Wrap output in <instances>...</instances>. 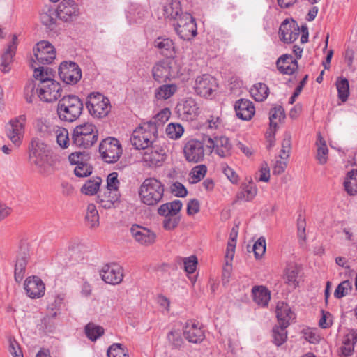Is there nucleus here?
<instances>
[{
  "mask_svg": "<svg viewBox=\"0 0 357 357\" xmlns=\"http://www.w3.org/2000/svg\"><path fill=\"white\" fill-rule=\"evenodd\" d=\"M24 289L28 297L35 299L44 296L45 286L39 277L33 275L26 278L24 280Z\"/></svg>",
  "mask_w": 357,
  "mask_h": 357,
  "instance_id": "4be33fe9",
  "label": "nucleus"
},
{
  "mask_svg": "<svg viewBox=\"0 0 357 357\" xmlns=\"http://www.w3.org/2000/svg\"><path fill=\"white\" fill-rule=\"evenodd\" d=\"M336 87L338 92V98L345 102L349 95V81L346 78H340L336 81Z\"/></svg>",
  "mask_w": 357,
  "mask_h": 357,
  "instance_id": "09e8293b",
  "label": "nucleus"
},
{
  "mask_svg": "<svg viewBox=\"0 0 357 357\" xmlns=\"http://www.w3.org/2000/svg\"><path fill=\"white\" fill-rule=\"evenodd\" d=\"M166 158V151L162 148H155L146 151L143 155V161L149 167L160 166Z\"/></svg>",
  "mask_w": 357,
  "mask_h": 357,
  "instance_id": "bb28decb",
  "label": "nucleus"
},
{
  "mask_svg": "<svg viewBox=\"0 0 357 357\" xmlns=\"http://www.w3.org/2000/svg\"><path fill=\"white\" fill-rule=\"evenodd\" d=\"M174 26L176 33L183 40H188L197 35L196 23L188 13H181Z\"/></svg>",
  "mask_w": 357,
  "mask_h": 357,
  "instance_id": "9d476101",
  "label": "nucleus"
},
{
  "mask_svg": "<svg viewBox=\"0 0 357 357\" xmlns=\"http://www.w3.org/2000/svg\"><path fill=\"white\" fill-rule=\"evenodd\" d=\"M165 17L178 21V18L183 13L181 11V3L178 0H172L165 4L163 8Z\"/></svg>",
  "mask_w": 357,
  "mask_h": 357,
  "instance_id": "c9c22d12",
  "label": "nucleus"
},
{
  "mask_svg": "<svg viewBox=\"0 0 357 357\" xmlns=\"http://www.w3.org/2000/svg\"><path fill=\"white\" fill-rule=\"evenodd\" d=\"M278 70L286 75H292L298 69V62L291 54H283L276 62Z\"/></svg>",
  "mask_w": 357,
  "mask_h": 357,
  "instance_id": "393cba45",
  "label": "nucleus"
},
{
  "mask_svg": "<svg viewBox=\"0 0 357 357\" xmlns=\"http://www.w3.org/2000/svg\"><path fill=\"white\" fill-rule=\"evenodd\" d=\"M102 280L109 284H120L123 278V268L116 264L104 265L100 271Z\"/></svg>",
  "mask_w": 357,
  "mask_h": 357,
  "instance_id": "6ab92c4d",
  "label": "nucleus"
},
{
  "mask_svg": "<svg viewBox=\"0 0 357 357\" xmlns=\"http://www.w3.org/2000/svg\"><path fill=\"white\" fill-rule=\"evenodd\" d=\"M26 116L21 115L12 119L7 127V136L16 146H19L24 137Z\"/></svg>",
  "mask_w": 357,
  "mask_h": 357,
  "instance_id": "2eb2a0df",
  "label": "nucleus"
},
{
  "mask_svg": "<svg viewBox=\"0 0 357 357\" xmlns=\"http://www.w3.org/2000/svg\"><path fill=\"white\" fill-rule=\"evenodd\" d=\"M204 137L200 142L196 139L188 141L183 147L184 156L188 162L197 163L201 162L204 157Z\"/></svg>",
  "mask_w": 357,
  "mask_h": 357,
  "instance_id": "f3484780",
  "label": "nucleus"
},
{
  "mask_svg": "<svg viewBox=\"0 0 357 357\" xmlns=\"http://www.w3.org/2000/svg\"><path fill=\"white\" fill-rule=\"evenodd\" d=\"M74 172L77 177H86L92 173V167L88 164L81 162L76 165Z\"/></svg>",
  "mask_w": 357,
  "mask_h": 357,
  "instance_id": "680f3d73",
  "label": "nucleus"
},
{
  "mask_svg": "<svg viewBox=\"0 0 357 357\" xmlns=\"http://www.w3.org/2000/svg\"><path fill=\"white\" fill-rule=\"evenodd\" d=\"M357 342V333L351 331L345 335L343 340V345L340 347L341 355L344 357L351 356L354 350V345Z\"/></svg>",
  "mask_w": 357,
  "mask_h": 357,
  "instance_id": "f704fd0d",
  "label": "nucleus"
},
{
  "mask_svg": "<svg viewBox=\"0 0 357 357\" xmlns=\"http://www.w3.org/2000/svg\"><path fill=\"white\" fill-rule=\"evenodd\" d=\"M217 88L216 79L210 75L204 74L195 79L194 89L200 96L208 98L216 91Z\"/></svg>",
  "mask_w": 357,
  "mask_h": 357,
  "instance_id": "dca6fc26",
  "label": "nucleus"
},
{
  "mask_svg": "<svg viewBox=\"0 0 357 357\" xmlns=\"http://www.w3.org/2000/svg\"><path fill=\"white\" fill-rule=\"evenodd\" d=\"M85 219L89 228L95 229L99 226V214L95 204L88 205Z\"/></svg>",
  "mask_w": 357,
  "mask_h": 357,
  "instance_id": "58836bf2",
  "label": "nucleus"
},
{
  "mask_svg": "<svg viewBox=\"0 0 357 357\" xmlns=\"http://www.w3.org/2000/svg\"><path fill=\"white\" fill-rule=\"evenodd\" d=\"M119 181L118 179V173L112 172L107 178V189L106 190L116 192V194H120L119 192Z\"/></svg>",
  "mask_w": 357,
  "mask_h": 357,
  "instance_id": "6e6d98bb",
  "label": "nucleus"
},
{
  "mask_svg": "<svg viewBox=\"0 0 357 357\" xmlns=\"http://www.w3.org/2000/svg\"><path fill=\"white\" fill-rule=\"evenodd\" d=\"M38 84L33 81L28 82L24 88V97L27 102L31 103L33 102L36 94H37Z\"/></svg>",
  "mask_w": 357,
  "mask_h": 357,
  "instance_id": "13d9d810",
  "label": "nucleus"
},
{
  "mask_svg": "<svg viewBox=\"0 0 357 357\" xmlns=\"http://www.w3.org/2000/svg\"><path fill=\"white\" fill-rule=\"evenodd\" d=\"M179 66L172 58L163 59L155 63L152 69L153 79L158 82H165L179 75Z\"/></svg>",
  "mask_w": 357,
  "mask_h": 357,
  "instance_id": "39448f33",
  "label": "nucleus"
},
{
  "mask_svg": "<svg viewBox=\"0 0 357 357\" xmlns=\"http://www.w3.org/2000/svg\"><path fill=\"white\" fill-rule=\"evenodd\" d=\"M83 108V102L78 96L68 95L59 100L56 112L61 121L71 123L80 117Z\"/></svg>",
  "mask_w": 357,
  "mask_h": 357,
  "instance_id": "f257e3e1",
  "label": "nucleus"
},
{
  "mask_svg": "<svg viewBox=\"0 0 357 357\" xmlns=\"http://www.w3.org/2000/svg\"><path fill=\"white\" fill-rule=\"evenodd\" d=\"M29 66L31 68L33 69V77L36 79L38 80V83H41L43 80H52L53 79L50 78L47 68L45 69L43 67L40 66H36V61L33 58H31L29 60Z\"/></svg>",
  "mask_w": 357,
  "mask_h": 357,
  "instance_id": "a18cd8bd",
  "label": "nucleus"
},
{
  "mask_svg": "<svg viewBox=\"0 0 357 357\" xmlns=\"http://www.w3.org/2000/svg\"><path fill=\"white\" fill-rule=\"evenodd\" d=\"M182 206L181 201L176 199L160 205L158 208V213L161 216H180Z\"/></svg>",
  "mask_w": 357,
  "mask_h": 357,
  "instance_id": "2f4dec72",
  "label": "nucleus"
},
{
  "mask_svg": "<svg viewBox=\"0 0 357 357\" xmlns=\"http://www.w3.org/2000/svg\"><path fill=\"white\" fill-rule=\"evenodd\" d=\"M291 148V137L290 136H287L282 142V149L280 151L281 153L280 154V158L282 160H287L289 156Z\"/></svg>",
  "mask_w": 357,
  "mask_h": 357,
  "instance_id": "774afa93",
  "label": "nucleus"
},
{
  "mask_svg": "<svg viewBox=\"0 0 357 357\" xmlns=\"http://www.w3.org/2000/svg\"><path fill=\"white\" fill-rule=\"evenodd\" d=\"M177 89L175 84H163L155 90L154 96L158 100H165L171 98Z\"/></svg>",
  "mask_w": 357,
  "mask_h": 357,
  "instance_id": "e433bc0d",
  "label": "nucleus"
},
{
  "mask_svg": "<svg viewBox=\"0 0 357 357\" xmlns=\"http://www.w3.org/2000/svg\"><path fill=\"white\" fill-rule=\"evenodd\" d=\"M158 128L154 123H143L136 128L130 137L131 144L136 149H148L157 138Z\"/></svg>",
  "mask_w": 357,
  "mask_h": 357,
  "instance_id": "7ed1b4c3",
  "label": "nucleus"
},
{
  "mask_svg": "<svg viewBox=\"0 0 357 357\" xmlns=\"http://www.w3.org/2000/svg\"><path fill=\"white\" fill-rule=\"evenodd\" d=\"M257 194V188L255 184L246 185L242 190L238 193L237 199L240 201L250 202L252 200Z\"/></svg>",
  "mask_w": 357,
  "mask_h": 357,
  "instance_id": "49530a36",
  "label": "nucleus"
},
{
  "mask_svg": "<svg viewBox=\"0 0 357 357\" xmlns=\"http://www.w3.org/2000/svg\"><path fill=\"white\" fill-rule=\"evenodd\" d=\"M120 194H116L111 191L105 190L98 196V203L101 207L109 209L116 206L119 202Z\"/></svg>",
  "mask_w": 357,
  "mask_h": 357,
  "instance_id": "72a5a7b5",
  "label": "nucleus"
},
{
  "mask_svg": "<svg viewBox=\"0 0 357 357\" xmlns=\"http://www.w3.org/2000/svg\"><path fill=\"white\" fill-rule=\"evenodd\" d=\"M29 257L30 251L28 245L26 244L21 245L17 255L14 271L15 280L17 283H20L24 277Z\"/></svg>",
  "mask_w": 357,
  "mask_h": 357,
  "instance_id": "412c9836",
  "label": "nucleus"
},
{
  "mask_svg": "<svg viewBox=\"0 0 357 357\" xmlns=\"http://www.w3.org/2000/svg\"><path fill=\"white\" fill-rule=\"evenodd\" d=\"M36 63L39 65L50 64L56 58V51L54 46L48 41L41 40L33 47V56Z\"/></svg>",
  "mask_w": 357,
  "mask_h": 357,
  "instance_id": "ddd939ff",
  "label": "nucleus"
},
{
  "mask_svg": "<svg viewBox=\"0 0 357 357\" xmlns=\"http://www.w3.org/2000/svg\"><path fill=\"white\" fill-rule=\"evenodd\" d=\"M278 325L275 326L272 329L273 342L280 347L283 344L287 339V328L291 322L295 319V314H277Z\"/></svg>",
  "mask_w": 357,
  "mask_h": 357,
  "instance_id": "9b49d317",
  "label": "nucleus"
},
{
  "mask_svg": "<svg viewBox=\"0 0 357 357\" xmlns=\"http://www.w3.org/2000/svg\"><path fill=\"white\" fill-rule=\"evenodd\" d=\"M303 333L305 339L310 343L315 344L320 340V336L315 328L304 329Z\"/></svg>",
  "mask_w": 357,
  "mask_h": 357,
  "instance_id": "338daca9",
  "label": "nucleus"
},
{
  "mask_svg": "<svg viewBox=\"0 0 357 357\" xmlns=\"http://www.w3.org/2000/svg\"><path fill=\"white\" fill-rule=\"evenodd\" d=\"M167 340L174 349L180 348L183 344L181 334L178 331H171L167 335Z\"/></svg>",
  "mask_w": 357,
  "mask_h": 357,
  "instance_id": "bf43d9fd",
  "label": "nucleus"
},
{
  "mask_svg": "<svg viewBox=\"0 0 357 357\" xmlns=\"http://www.w3.org/2000/svg\"><path fill=\"white\" fill-rule=\"evenodd\" d=\"M104 333V328L93 323H89L85 326V334L91 341H96Z\"/></svg>",
  "mask_w": 357,
  "mask_h": 357,
  "instance_id": "de8ad7c7",
  "label": "nucleus"
},
{
  "mask_svg": "<svg viewBox=\"0 0 357 357\" xmlns=\"http://www.w3.org/2000/svg\"><path fill=\"white\" fill-rule=\"evenodd\" d=\"M37 96L43 102H54L61 96V86L54 79L43 80V82L38 83Z\"/></svg>",
  "mask_w": 357,
  "mask_h": 357,
  "instance_id": "1a4fd4ad",
  "label": "nucleus"
},
{
  "mask_svg": "<svg viewBox=\"0 0 357 357\" xmlns=\"http://www.w3.org/2000/svg\"><path fill=\"white\" fill-rule=\"evenodd\" d=\"M56 142L62 149H66L70 145L68 131L64 128H58L56 131Z\"/></svg>",
  "mask_w": 357,
  "mask_h": 357,
  "instance_id": "8fccbe9b",
  "label": "nucleus"
},
{
  "mask_svg": "<svg viewBox=\"0 0 357 357\" xmlns=\"http://www.w3.org/2000/svg\"><path fill=\"white\" fill-rule=\"evenodd\" d=\"M47 146L39 139H33L29 146V159L31 163L39 167H43L49 156Z\"/></svg>",
  "mask_w": 357,
  "mask_h": 357,
  "instance_id": "4468645a",
  "label": "nucleus"
},
{
  "mask_svg": "<svg viewBox=\"0 0 357 357\" xmlns=\"http://www.w3.org/2000/svg\"><path fill=\"white\" fill-rule=\"evenodd\" d=\"M164 185L155 178H146L139 190V195L142 203L154 206L159 203L164 195Z\"/></svg>",
  "mask_w": 357,
  "mask_h": 357,
  "instance_id": "f03ea898",
  "label": "nucleus"
},
{
  "mask_svg": "<svg viewBox=\"0 0 357 357\" xmlns=\"http://www.w3.org/2000/svg\"><path fill=\"white\" fill-rule=\"evenodd\" d=\"M184 269L188 273H193L197 268V259L195 255L185 257L183 259Z\"/></svg>",
  "mask_w": 357,
  "mask_h": 357,
  "instance_id": "0e129e2a",
  "label": "nucleus"
},
{
  "mask_svg": "<svg viewBox=\"0 0 357 357\" xmlns=\"http://www.w3.org/2000/svg\"><path fill=\"white\" fill-rule=\"evenodd\" d=\"M108 357H129L123 345L119 343H114L107 350Z\"/></svg>",
  "mask_w": 357,
  "mask_h": 357,
  "instance_id": "864d4df0",
  "label": "nucleus"
},
{
  "mask_svg": "<svg viewBox=\"0 0 357 357\" xmlns=\"http://www.w3.org/2000/svg\"><path fill=\"white\" fill-rule=\"evenodd\" d=\"M266 239L260 237L253 245V252L257 259L261 257L266 252Z\"/></svg>",
  "mask_w": 357,
  "mask_h": 357,
  "instance_id": "e2e57ef3",
  "label": "nucleus"
},
{
  "mask_svg": "<svg viewBox=\"0 0 357 357\" xmlns=\"http://www.w3.org/2000/svg\"><path fill=\"white\" fill-rule=\"evenodd\" d=\"M351 282L349 280H344L339 284L336 287L334 292V296L337 298H341L348 295L351 291Z\"/></svg>",
  "mask_w": 357,
  "mask_h": 357,
  "instance_id": "5fc2aeb1",
  "label": "nucleus"
},
{
  "mask_svg": "<svg viewBox=\"0 0 357 357\" xmlns=\"http://www.w3.org/2000/svg\"><path fill=\"white\" fill-rule=\"evenodd\" d=\"M301 33V43H307L308 40V30L307 26H303L301 30H300L299 26L295 21L292 20L289 22L288 20H284L279 29L280 38L286 43H291L295 41Z\"/></svg>",
  "mask_w": 357,
  "mask_h": 357,
  "instance_id": "423d86ee",
  "label": "nucleus"
},
{
  "mask_svg": "<svg viewBox=\"0 0 357 357\" xmlns=\"http://www.w3.org/2000/svg\"><path fill=\"white\" fill-rule=\"evenodd\" d=\"M204 143L210 153H215L221 158H227L231 154L232 145L229 138L225 136L211 138L208 136L204 137Z\"/></svg>",
  "mask_w": 357,
  "mask_h": 357,
  "instance_id": "f8f14e48",
  "label": "nucleus"
},
{
  "mask_svg": "<svg viewBox=\"0 0 357 357\" xmlns=\"http://www.w3.org/2000/svg\"><path fill=\"white\" fill-rule=\"evenodd\" d=\"M99 152L104 162L114 163L120 159L123 153V148L117 139L107 137L100 142Z\"/></svg>",
  "mask_w": 357,
  "mask_h": 357,
  "instance_id": "6e6552de",
  "label": "nucleus"
},
{
  "mask_svg": "<svg viewBox=\"0 0 357 357\" xmlns=\"http://www.w3.org/2000/svg\"><path fill=\"white\" fill-rule=\"evenodd\" d=\"M154 46L160 50L163 54L172 56L174 52V45L173 41L168 38L159 37L154 41Z\"/></svg>",
  "mask_w": 357,
  "mask_h": 357,
  "instance_id": "4c0bfd02",
  "label": "nucleus"
},
{
  "mask_svg": "<svg viewBox=\"0 0 357 357\" xmlns=\"http://www.w3.org/2000/svg\"><path fill=\"white\" fill-rule=\"evenodd\" d=\"M284 111L280 106L275 107L270 111V127L266 132L267 138L271 143L275 135V132L277 130L278 123L284 119ZM272 144H271L270 146Z\"/></svg>",
  "mask_w": 357,
  "mask_h": 357,
  "instance_id": "cd10ccee",
  "label": "nucleus"
},
{
  "mask_svg": "<svg viewBox=\"0 0 357 357\" xmlns=\"http://www.w3.org/2000/svg\"><path fill=\"white\" fill-rule=\"evenodd\" d=\"M234 108L237 116L245 121L251 119L255 112L253 103L248 100L241 99L238 100Z\"/></svg>",
  "mask_w": 357,
  "mask_h": 357,
  "instance_id": "a878e982",
  "label": "nucleus"
},
{
  "mask_svg": "<svg viewBox=\"0 0 357 357\" xmlns=\"http://www.w3.org/2000/svg\"><path fill=\"white\" fill-rule=\"evenodd\" d=\"M86 105L89 114L98 119L107 116L111 109L109 99L100 93L89 94Z\"/></svg>",
  "mask_w": 357,
  "mask_h": 357,
  "instance_id": "0eeeda50",
  "label": "nucleus"
},
{
  "mask_svg": "<svg viewBox=\"0 0 357 357\" xmlns=\"http://www.w3.org/2000/svg\"><path fill=\"white\" fill-rule=\"evenodd\" d=\"M79 13V6L73 0H63L56 9L58 17L66 22L76 20Z\"/></svg>",
  "mask_w": 357,
  "mask_h": 357,
  "instance_id": "aec40b11",
  "label": "nucleus"
},
{
  "mask_svg": "<svg viewBox=\"0 0 357 357\" xmlns=\"http://www.w3.org/2000/svg\"><path fill=\"white\" fill-rule=\"evenodd\" d=\"M344 185L349 195L357 194V169H353L347 173Z\"/></svg>",
  "mask_w": 357,
  "mask_h": 357,
  "instance_id": "a19ab883",
  "label": "nucleus"
},
{
  "mask_svg": "<svg viewBox=\"0 0 357 357\" xmlns=\"http://www.w3.org/2000/svg\"><path fill=\"white\" fill-rule=\"evenodd\" d=\"M206 167L204 165L193 167L190 173V182L197 183L200 181L206 174Z\"/></svg>",
  "mask_w": 357,
  "mask_h": 357,
  "instance_id": "3c124183",
  "label": "nucleus"
},
{
  "mask_svg": "<svg viewBox=\"0 0 357 357\" xmlns=\"http://www.w3.org/2000/svg\"><path fill=\"white\" fill-rule=\"evenodd\" d=\"M102 179L100 177H93L87 180L81 188V192L86 195H93L98 191Z\"/></svg>",
  "mask_w": 357,
  "mask_h": 357,
  "instance_id": "79ce46f5",
  "label": "nucleus"
},
{
  "mask_svg": "<svg viewBox=\"0 0 357 357\" xmlns=\"http://www.w3.org/2000/svg\"><path fill=\"white\" fill-rule=\"evenodd\" d=\"M183 126L177 123H169L166 128V133L168 137L173 139H179L183 134Z\"/></svg>",
  "mask_w": 357,
  "mask_h": 357,
  "instance_id": "603ef678",
  "label": "nucleus"
},
{
  "mask_svg": "<svg viewBox=\"0 0 357 357\" xmlns=\"http://www.w3.org/2000/svg\"><path fill=\"white\" fill-rule=\"evenodd\" d=\"M183 334L186 340L192 343H199L204 339V332L202 325L197 321L189 320L186 322Z\"/></svg>",
  "mask_w": 357,
  "mask_h": 357,
  "instance_id": "5701e85b",
  "label": "nucleus"
},
{
  "mask_svg": "<svg viewBox=\"0 0 357 357\" xmlns=\"http://www.w3.org/2000/svg\"><path fill=\"white\" fill-rule=\"evenodd\" d=\"M317 146L316 158L320 165H324L328 160V149L326 146V142L320 134L317 135Z\"/></svg>",
  "mask_w": 357,
  "mask_h": 357,
  "instance_id": "ea45409f",
  "label": "nucleus"
},
{
  "mask_svg": "<svg viewBox=\"0 0 357 357\" xmlns=\"http://www.w3.org/2000/svg\"><path fill=\"white\" fill-rule=\"evenodd\" d=\"M254 302L261 307H266L271 300V291L265 286H254L252 288Z\"/></svg>",
  "mask_w": 357,
  "mask_h": 357,
  "instance_id": "7c9ffc66",
  "label": "nucleus"
},
{
  "mask_svg": "<svg viewBox=\"0 0 357 357\" xmlns=\"http://www.w3.org/2000/svg\"><path fill=\"white\" fill-rule=\"evenodd\" d=\"M56 10L50 6H45L40 15L42 24L47 27H52L56 23Z\"/></svg>",
  "mask_w": 357,
  "mask_h": 357,
  "instance_id": "37998d69",
  "label": "nucleus"
},
{
  "mask_svg": "<svg viewBox=\"0 0 357 357\" xmlns=\"http://www.w3.org/2000/svg\"><path fill=\"white\" fill-rule=\"evenodd\" d=\"M268 87L264 83L255 84L250 89L252 97L258 102L264 100L268 95Z\"/></svg>",
  "mask_w": 357,
  "mask_h": 357,
  "instance_id": "c03bdc74",
  "label": "nucleus"
},
{
  "mask_svg": "<svg viewBox=\"0 0 357 357\" xmlns=\"http://www.w3.org/2000/svg\"><path fill=\"white\" fill-rule=\"evenodd\" d=\"M178 111L187 121H192L199 114V107L193 98H189L178 105Z\"/></svg>",
  "mask_w": 357,
  "mask_h": 357,
  "instance_id": "c756f323",
  "label": "nucleus"
},
{
  "mask_svg": "<svg viewBox=\"0 0 357 357\" xmlns=\"http://www.w3.org/2000/svg\"><path fill=\"white\" fill-rule=\"evenodd\" d=\"M171 114L169 109L165 108L158 112L153 119L148 123H154L158 129V127L162 126L166 121H168Z\"/></svg>",
  "mask_w": 357,
  "mask_h": 357,
  "instance_id": "4d7b16f0",
  "label": "nucleus"
},
{
  "mask_svg": "<svg viewBox=\"0 0 357 357\" xmlns=\"http://www.w3.org/2000/svg\"><path fill=\"white\" fill-rule=\"evenodd\" d=\"M130 232L135 240L141 245L148 246L155 241L156 236L154 232L137 225H132Z\"/></svg>",
  "mask_w": 357,
  "mask_h": 357,
  "instance_id": "b1692460",
  "label": "nucleus"
},
{
  "mask_svg": "<svg viewBox=\"0 0 357 357\" xmlns=\"http://www.w3.org/2000/svg\"><path fill=\"white\" fill-rule=\"evenodd\" d=\"M8 351L13 357H23L22 351L20 347V344L15 338L9 337L8 338Z\"/></svg>",
  "mask_w": 357,
  "mask_h": 357,
  "instance_id": "69168bd1",
  "label": "nucleus"
},
{
  "mask_svg": "<svg viewBox=\"0 0 357 357\" xmlns=\"http://www.w3.org/2000/svg\"><path fill=\"white\" fill-rule=\"evenodd\" d=\"M164 219L162 220V227L164 229L167 231H172L175 229L180 221V216H163Z\"/></svg>",
  "mask_w": 357,
  "mask_h": 357,
  "instance_id": "052dcab7",
  "label": "nucleus"
},
{
  "mask_svg": "<svg viewBox=\"0 0 357 357\" xmlns=\"http://www.w3.org/2000/svg\"><path fill=\"white\" fill-rule=\"evenodd\" d=\"M17 47V37L13 35L12 41L8 45L7 49L1 56V70L2 72L6 73L10 70L9 66L13 61Z\"/></svg>",
  "mask_w": 357,
  "mask_h": 357,
  "instance_id": "c85d7f7f",
  "label": "nucleus"
},
{
  "mask_svg": "<svg viewBox=\"0 0 357 357\" xmlns=\"http://www.w3.org/2000/svg\"><path fill=\"white\" fill-rule=\"evenodd\" d=\"M98 138L96 126L91 123L77 126L72 134V144L76 147L89 149L91 147Z\"/></svg>",
  "mask_w": 357,
  "mask_h": 357,
  "instance_id": "20e7f679",
  "label": "nucleus"
},
{
  "mask_svg": "<svg viewBox=\"0 0 357 357\" xmlns=\"http://www.w3.org/2000/svg\"><path fill=\"white\" fill-rule=\"evenodd\" d=\"M299 267L295 263L288 264L284 271L283 279L289 286L296 288L298 286Z\"/></svg>",
  "mask_w": 357,
  "mask_h": 357,
  "instance_id": "473e14b6",
  "label": "nucleus"
},
{
  "mask_svg": "<svg viewBox=\"0 0 357 357\" xmlns=\"http://www.w3.org/2000/svg\"><path fill=\"white\" fill-rule=\"evenodd\" d=\"M59 75L60 78L68 84H75L82 77L79 67L72 61L62 62L59 68Z\"/></svg>",
  "mask_w": 357,
  "mask_h": 357,
  "instance_id": "a211bd4d",
  "label": "nucleus"
}]
</instances>
